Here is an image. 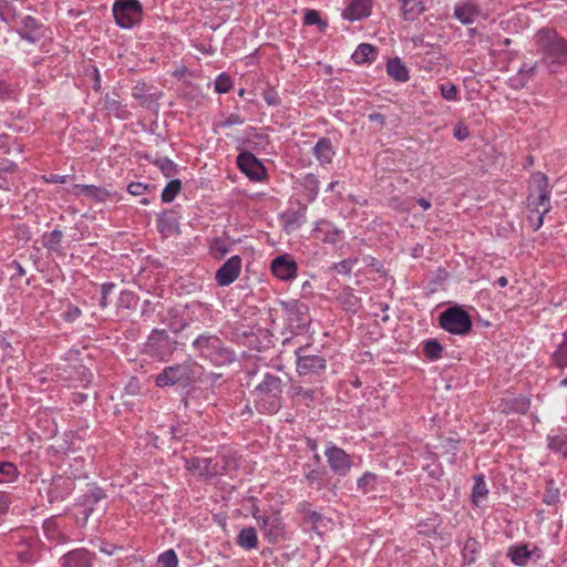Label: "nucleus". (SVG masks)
Here are the masks:
<instances>
[{"instance_id": "1", "label": "nucleus", "mask_w": 567, "mask_h": 567, "mask_svg": "<svg viewBox=\"0 0 567 567\" xmlns=\"http://www.w3.org/2000/svg\"><path fill=\"white\" fill-rule=\"evenodd\" d=\"M192 348L199 359L208 361L214 367H225L237 359L236 351L228 347L224 340L214 333L198 334L192 342Z\"/></svg>"}, {"instance_id": "2", "label": "nucleus", "mask_w": 567, "mask_h": 567, "mask_svg": "<svg viewBox=\"0 0 567 567\" xmlns=\"http://www.w3.org/2000/svg\"><path fill=\"white\" fill-rule=\"evenodd\" d=\"M534 44L544 64L551 66L567 63V42L556 30L539 29L534 35Z\"/></svg>"}, {"instance_id": "3", "label": "nucleus", "mask_w": 567, "mask_h": 567, "mask_svg": "<svg viewBox=\"0 0 567 567\" xmlns=\"http://www.w3.org/2000/svg\"><path fill=\"white\" fill-rule=\"evenodd\" d=\"M284 381L267 372L254 390L255 406L262 414H276L282 406Z\"/></svg>"}, {"instance_id": "4", "label": "nucleus", "mask_w": 567, "mask_h": 567, "mask_svg": "<svg viewBox=\"0 0 567 567\" xmlns=\"http://www.w3.org/2000/svg\"><path fill=\"white\" fill-rule=\"evenodd\" d=\"M527 196V208L532 214L534 213H549L551 186L547 175L542 172H536L532 175Z\"/></svg>"}, {"instance_id": "5", "label": "nucleus", "mask_w": 567, "mask_h": 567, "mask_svg": "<svg viewBox=\"0 0 567 567\" xmlns=\"http://www.w3.org/2000/svg\"><path fill=\"white\" fill-rule=\"evenodd\" d=\"M196 362H183L169 365L163 369L155 378V384L158 388L181 385L187 388L197 382L195 373Z\"/></svg>"}, {"instance_id": "6", "label": "nucleus", "mask_w": 567, "mask_h": 567, "mask_svg": "<svg viewBox=\"0 0 567 567\" xmlns=\"http://www.w3.org/2000/svg\"><path fill=\"white\" fill-rule=\"evenodd\" d=\"M439 323L443 330L460 336L470 333L473 328L470 313L461 306H452L441 312Z\"/></svg>"}, {"instance_id": "7", "label": "nucleus", "mask_w": 567, "mask_h": 567, "mask_svg": "<svg viewBox=\"0 0 567 567\" xmlns=\"http://www.w3.org/2000/svg\"><path fill=\"white\" fill-rule=\"evenodd\" d=\"M296 369L300 377L318 375L327 368L324 357L312 353L310 346L299 347L295 351Z\"/></svg>"}, {"instance_id": "8", "label": "nucleus", "mask_w": 567, "mask_h": 567, "mask_svg": "<svg viewBox=\"0 0 567 567\" xmlns=\"http://www.w3.org/2000/svg\"><path fill=\"white\" fill-rule=\"evenodd\" d=\"M142 4L138 0H115L113 16L118 27L130 29L141 21Z\"/></svg>"}, {"instance_id": "9", "label": "nucleus", "mask_w": 567, "mask_h": 567, "mask_svg": "<svg viewBox=\"0 0 567 567\" xmlns=\"http://www.w3.org/2000/svg\"><path fill=\"white\" fill-rule=\"evenodd\" d=\"M177 341L172 340L165 330H152L147 347L151 353L161 361H167L176 350Z\"/></svg>"}, {"instance_id": "10", "label": "nucleus", "mask_w": 567, "mask_h": 567, "mask_svg": "<svg viewBox=\"0 0 567 567\" xmlns=\"http://www.w3.org/2000/svg\"><path fill=\"white\" fill-rule=\"evenodd\" d=\"M282 311L286 313L289 322L295 324L298 329H305L309 327L311 322L309 307L307 303L296 299L281 301Z\"/></svg>"}, {"instance_id": "11", "label": "nucleus", "mask_w": 567, "mask_h": 567, "mask_svg": "<svg viewBox=\"0 0 567 567\" xmlns=\"http://www.w3.org/2000/svg\"><path fill=\"white\" fill-rule=\"evenodd\" d=\"M324 456L330 470L336 475L347 476L349 474L353 465V461L343 449L330 444L324 451Z\"/></svg>"}, {"instance_id": "12", "label": "nucleus", "mask_w": 567, "mask_h": 567, "mask_svg": "<svg viewBox=\"0 0 567 567\" xmlns=\"http://www.w3.org/2000/svg\"><path fill=\"white\" fill-rule=\"evenodd\" d=\"M237 165L239 169L251 181L260 182L265 179L267 175L264 164L248 151L239 153L237 156Z\"/></svg>"}, {"instance_id": "13", "label": "nucleus", "mask_w": 567, "mask_h": 567, "mask_svg": "<svg viewBox=\"0 0 567 567\" xmlns=\"http://www.w3.org/2000/svg\"><path fill=\"white\" fill-rule=\"evenodd\" d=\"M260 529L264 532L265 537L269 543L276 544L284 539L285 525L278 516H257L254 513Z\"/></svg>"}, {"instance_id": "14", "label": "nucleus", "mask_w": 567, "mask_h": 567, "mask_svg": "<svg viewBox=\"0 0 567 567\" xmlns=\"http://www.w3.org/2000/svg\"><path fill=\"white\" fill-rule=\"evenodd\" d=\"M240 271V256H231L218 268V270L215 274V280L217 285L220 287L229 286L239 277Z\"/></svg>"}, {"instance_id": "15", "label": "nucleus", "mask_w": 567, "mask_h": 567, "mask_svg": "<svg viewBox=\"0 0 567 567\" xmlns=\"http://www.w3.org/2000/svg\"><path fill=\"white\" fill-rule=\"evenodd\" d=\"M298 266L289 254L277 256L271 261V271L280 280L289 281L297 276Z\"/></svg>"}, {"instance_id": "16", "label": "nucleus", "mask_w": 567, "mask_h": 567, "mask_svg": "<svg viewBox=\"0 0 567 567\" xmlns=\"http://www.w3.org/2000/svg\"><path fill=\"white\" fill-rule=\"evenodd\" d=\"M506 556L514 565L523 567L527 565L532 557L539 559L542 550L537 546H533L530 549L528 544L518 543L508 547Z\"/></svg>"}, {"instance_id": "17", "label": "nucleus", "mask_w": 567, "mask_h": 567, "mask_svg": "<svg viewBox=\"0 0 567 567\" xmlns=\"http://www.w3.org/2000/svg\"><path fill=\"white\" fill-rule=\"evenodd\" d=\"M530 408V399L526 395L502 398L497 410L503 414H525Z\"/></svg>"}, {"instance_id": "18", "label": "nucleus", "mask_w": 567, "mask_h": 567, "mask_svg": "<svg viewBox=\"0 0 567 567\" xmlns=\"http://www.w3.org/2000/svg\"><path fill=\"white\" fill-rule=\"evenodd\" d=\"M95 555L85 548L66 553L62 557L61 567H92Z\"/></svg>"}, {"instance_id": "19", "label": "nucleus", "mask_w": 567, "mask_h": 567, "mask_svg": "<svg viewBox=\"0 0 567 567\" xmlns=\"http://www.w3.org/2000/svg\"><path fill=\"white\" fill-rule=\"evenodd\" d=\"M187 468L206 478L220 474L219 465L215 463L210 457H194L187 461Z\"/></svg>"}, {"instance_id": "20", "label": "nucleus", "mask_w": 567, "mask_h": 567, "mask_svg": "<svg viewBox=\"0 0 567 567\" xmlns=\"http://www.w3.org/2000/svg\"><path fill=\"white\" fill-rule=\"evenodd\" d=\"M106 498L105 492L99 486L90 487L80 498L78 505L83 507L82 515L87 519L94 512V505Z\"/></svg>"}, {"instance_id": "21", "label": "nucleus", "mask_w": 567, "mask_h": 567, "mask_svg": "<svg viewBox=\"0 0 567 567\" xmlns=\"http://www.w3.org/2000/svg\"><path fill=\"white\" fill-rule=\"evenodd\" d=\"M481 14L482 8L472 1H463L454 7V17L463 24H472Z\"/></svg>"}, {"instance_id": "22", "label": "nucleus", "mask_w": 567, "mask_h": 567, "mask_svg": "<svg viewBox=\"0 0 567 567\" xmlns=\"http://www.w3.org/2000/svg\"><path fill=\"white\" fill-rule=\"evenodd\" d=\"M336 153V146L329 137H320L312 147V154L321 166L331 164Z\"/></svg>"}, {"instance_id": "23", "label": "nucleus", "mask_w": 567, "mask_h": 567, "mask_svg": "<svg viewBox=\"0 0 567 567\" xmlns=\"http://www.w3.org/2000/svg\"><path fill=\"white\" fill-rule=\"evenodd\" d=\"M373 0H353L343 11V18L349 21L361 20L371 14Z\"/></svg>"}, {"instance_id": "24", "label": "nucleus", "mask_w": 567, "mask_h": 567, "mask_svg": "<svg viewBox=\"0 0 567 567\" xmlns=\"http://www.w3.org/2000/svg\"><path fill=\"white\" fill-rule=\"evenodd\" d=\"M41 24L31 16H25L21 18L20 28L18 29V33L21 39L35 43L40 39V30Z\"/></svg>"}, {"instance_id": "25", "label": "nucleus", "mask_w": 567, "mask_h": 567, "mask_svg": "<svg viewBox=\"0 0 567 567\" xmlns=\"http://www.w3.org/2000/svg\"><path fill=\"white\" fill-rule=\"evenodd\" d=\"M288 394L292 400H298L300 403L309 406L320 394L319 390L316 388H305L299 382H291Z\"/></svg>"}, {"instance_id": "26", "label": "nucleus", "mask_w": 567, "mask_h": 567, "mask_svg": "<svg viewBox=\"0 0 567 567\" xmlns=\"http://www.w3.org/2000/svg\"><path fill=\"white\" fill-rule=\"evenodd\" d=\"M303 475L308 485L316 487L320 491L328 485V473L324 468L312 467L311 464L303 465Z\"/></svg>"}, {"instance_id": "27", "label": "nucleus", "mask_w": 567, "mask_h": 567, "mask_svg": "<svg viewBox=\"0 0 567 567\" xmlns=\"http://www.w3.org/2000/svg\"><path fill=\"white\" fill-rule=\"evenodd\" d=\"M74 189L75 195H83L97 203H103L111 196V193L106 188L94 185L78 184L74 186Z\"/></svg>"}, {"instance_id": "28", "label": "nucleus", "mask_w": 567, "mask_h": 567, "mask_svg": "<svg viewBox=\"0 0 567 567\" xmlns=\"http://www.w3.org/2000/svg\"><path fill=\"white\" fill-rule=\"evenodd\" d=\"M386 73L396 82L404 83L410 80L409 70L399 58H392L388 60Z\"/></svg>"}, {"instance_id": "29", "label": "nucleus", "mask_w": 567, "mask_h": 567, "mask_svg": "<svg viewBox=\"0 0 567 567\" xmlns=\"http://www.w3.org/2000/svg\"><path fill=\"white\" fill-rule=\"evenodd\" d=\"M156 227L157 230L165 236L171 235L174 231H177L178 221L174 212L166 210L158 215L156 219Z\"/></svg>"}, {"instance_id": "30", "label": "nucleus", "mask_w": 567, "mask_h": 567, "mask_svg": "<svg viewBox=\"0 0 567 567\" xmlns=\"http://www.w3.org/2000/svg\"><path fill=\"white\" fill-rule=\"evenodd\" d=\"M236 544L245 550L257 548L258 536L256 528L251 526L243 528L237 535Z\"/></svg>"}, {"instance_id": "31", "label": "nucleus", "mask_w": 567, "mask_h": 567, "mask_svg": "<svg viewBox=\"0 0 567 567\" xmlns=\"http://www.w3.org/2000/svg\"><path fill=\"white\" fill-rule=\"evenodd\" d=\"M378 50L370 43H361L352 54V60L357 64L373 62L377 59Z\"/></svg>"}, {"instance_id": "32", "label": "nucleus", "mask_w": 567, "mask_h": 567, "mask_svg": "<svg viewBox=\"0 0 567 567\" xmlns=\"http://www.w3.org/2000/svg\"><path fill=\"white\" fill-rule=\"evenodd\" d=\"M401 2V11L404 20L413 21L415 20L423 11L424 6L422 0H399Z\"/></svg>"}, {"instance_id": "33", "label": "nucleus", "mask_w": 567, "mask_h": 567, "mask_svg": "<svg viewBox=\"0 0 567 567\" xmlns=\"http://www.w3.org/2000/svg\"><path fill=\"white\" fill-rule=\"evenodd\" d=\"M63 239L62 230L55 228L51 233H45L43 235L42 246L49 251H54L56 254H62L61 243Z\"/></svg>"}, {"instance_id": "34", "label": "nucleus", "mask_w": 567, "mask_h": 567, "mask_svg": "<svg viewBox=\"0 0 567 567\" xmlns=\"http://www.w3.org/2000/svg\"><path fill=\"white\" fill-rule=\"evenodd\" d=\"M145 158L157 166L166 177H172L177 173V165L166 156H157L152 159L150 155H145Z\"/></svg>"}, {"instance_id": "35", "label": "nucleus", "mask_w": 567, "mask_h": 567, "mask_svg": "<svg viewBox=\"0 0 567 567\" xmlns=\"http://www.w3.org/2000/svg\"><path fill=\"white\" fill-rule=\"evenodd\" d=\"M543 502L548 506H556L560 503V491L554 478L546 480Z\"/></svg>"}, {"instance_id": "36", "label": "nucleus", "mask_w": 567, "mask_h": 567, "mask_svg": "<svg viewBox=\"0 0 567 567\" xmlns=\"http://www.w3.org/2000/svg\"><path fill=\"white\" fill-rule=\"evenodd\" d=\"M488 495V488L485 483L483 474L474 476V486L472 488V501L475 505H478Z\"/></svg>"}, {"instance_id": "37", "label": "nucleus", "mask_w": 567, "mask_h": 567, "mask_svg": "<svg viewBox=\"0 0 567 567\" xmlns=\"http://www.w3.org/2000/svg\"><path fill=\"white\" fill-rule=\"evenodd\" d=\"M319 178L312 173H308L302 178L301 185L307 190V199L313 202L319 194Z\"/></svg>"}, {"instance_id": "38", "label": "nucleus", "mask_w": 567, "mask_h": 567, "mask_svg": "<svg viewBox=\"0 0 567 567\" xmlns=\"http://www.w3.org/2000/svg\"><path fill=\"white\" fill-rule=\"evenodd\" d=\"M306 223V208L290 212L285 218L286 230H296Z\"/></svg>"}, {"instance_id": "39", "label": "nucleus", "mask_w": 567, "mask_h": 567, "mask_svg": "<svg viewBox=\"0 0 567 567\" xmlns=\"http://www.w3.org/2000/svg\"><path fill=\"white\" fill-rule=\"evenodd\" d=\"M19 474V470L14 463L0 461V483L14 482Z\"/></svg>"}, {"instance_id": "40", "label": "nucleus", "mask_w": 567, "mask_h": 567, "mask_svg": "<svg viewBox=\"0 0 567 567\" xmlns=\"http://www.w3.org/2000/svg\"><path fill=\"white\" fill-rule=\"evenodd\" d=\"M182 189V182L177 178H174L167 183L165 188L162 192V202L164 203H172L177 194Z\"/></svg>"}, {"instance_id": "41", "label": "nucleus", "mask_w": 567, "mask_h": 567, "mask_svg": "<svg viewBox=\"0 0 567 567\" xmlns=\"http://www.w3.org/2000/svg\"><path fill=\"white\" fill-rule=\"evenodd\" d=\"M423 352L427 359L434 361L442 357L443 347L436 339H429L424 342Z\"/></svg>"}, {"instance_id": "42", "label": "nucleus", "mask_w": 567, "mask_h": 567, "mask_svg": "<svg viewBox=\"0 0 567 567\" xmlns=\"http://www.w3.org/2000/svg\"><path fill=\"white\" fill-rule=\"evenodd\" d=\"M378 475L372 472H365L357 482V486L363 494H368L375 489Z\"/></svg>"}, {"instance_id": "43", "label": "nucleus", "mask_w": 567, "mask_h": 567, "mask_svg": "<svg viewBox=\"0 0 567 567\" xmlns=\"http://www.w3.org/2000/svg\"><path fill=\"white\" fill-rule=\"evenodd\" d=\"M480 544L475 538H467L463 548V558L466 564H473L476 560V554L478 553Z\"/></svg>"}, {"instance_id": "44", "label": "nucleus", "mask_w": 567, "mask_h": 567, "mask_svg": "<svg viewBox=\"0 0 567 567\" xmlns=\"http://www.w3.org/2000/svg\"><path fill=\"white\" fill-rule=\"evenodd\" d=\"M548 447L567 458V437L565 435H553L548 437Z\"/></svg>"}, {"instance_id": "45", "label": "nucleus", "mask_w": 567, "mask_h": 567, "mask_svg": "<svg viewBox=\"0 0 567 567\" xmlns=\"http://www.w3.org/2000/svg\"><path fill=\"white\" fill-rule=\"evenodd\" d=\"M229 251L228 245L221 238H214L209 245V254L214 259L224 258Z\"/></svg>"}, {"instance_id": "46", "label": "nucleus", "mask_w": 567, "mask_h": 567, "mask_svg": "<svg viewBox=\"0 0 567 567\" xmlns=\"http://www.w3.org/2000/svg\"><path fill=\"white\" fill-rule=\"evenodd\" d=\"M298 511L303 515L305 520L312 524L313 526H316L322 519V516L318 512L313 511L311 508V504L308 502L301 503L298 507Z\"/></svg>"}, {"instance_id": "47", "label": "nucleus", "mask_w": 567, "mask_h": 567, "mask_svg": "<svg viewBox=\"0 0 567 567\" xmlns=\"http://www.w3.org/2000/svg\"><path fill=\"white\" fill-rule=\"evenodd\" d=\"M539 62L534 63H523L518 70V79L520 81V85H525V83L533 79L536 75Z\"/></svg>"}, {"instance_id": "48", "label": "nucleus", "mask_w": 567, "mask_h": 567, "mask_svg": "<svg viewBox=\"0 0 567 567\" xmlns=\"http://www.w3.org/2000/svg\"><path fill=\"white\" fill-rule=\"evenodd\" d=\"M303 24L305 25H318L320 31H323L328 27V23L326 21H323L320 18L318 11H316L313 9H309L306 11L305 17H303Z\"/></svg>"}, {"instance_id": "49", "label": "nucleus", "mask_w": 567, "mask_h": 567, "mask_svg": "<svg viewBox=\"0 0 567 567\" xmlns=\"http://www.w3.org/2000/svg\"><path fill=\"white\" fill-rule=\"evenodd\" d=\"M440 92L444 100L446 101H458V89L452 82H444L440 85Z\"/></svg>"}, {"instance_id": "50", "label": "nucleus", "mask_w": 567, "mask_h": 567, "mask_svg": "<svg viewBox=\"0 0 567 567\" xmlns=\"http://www.w3.org/2000/svg\"><path fill=\"white\" fill-rule=\"evenodd\" d=\"M138 303V297L133 291H122L118 298V306L125 309H134Z\"/></svg>"}, {"instance_id": "51", "label": "nucleus", "mask_w": 567, "mask_h": 567, "mask_svg": "<svg viewBox=\"0 0 567 567\" xmlns=\"http://www.w3.org/2000/svg\"><path fill=\"white\" fill-rule=\"evenodd\" d=\"M233 87V81L229 75L226 73H221L217 76L215 81V91L217 93L224 94L228 93Z\"/></svg>"}, {"instance_id": "52", "label": "nucleus", "mask_w": 567, "mask_h": 567, "mask_svg": "<svg viewBox=\"0 0 567 567\" xmlns=\"http://www.w3.org/2000/svg\"><path fill=\"white\" fill-rule=\"evenodd\" d=\"M178 558L173 549H168L159 555L158 565L159 567H177Z\"/></svg>"}, {"instance_id": "53", "label": "nucleus", "mask_w": 567, "mask_h": 567, "mask_svg": "<svg viewBox=\"0 0 567 567\" xmlns=\"http://www.w3.org/2000/svg\"><path fill=\"white\" fill-rule=\"evenodd\" d=\"M358 262V258L343 259L333 265V269L341 275L349 276L352 271L353 266Z\"/></svg>"}, {"instance_id": "54", "label": "nucleus", "mask_w": 567, "mask_h": 567, "mask_svg": "<svg viewBox=\"0 0 567 567\" xmlns=\"http://www.w3.org/2000/svg\"><path fill=\"white\" fill-rule=\"evenodd\" d=\"M322 225L327 226L323 241L336 244L340 239L341 230L328 221H322Z\"/></svg>"}, {"instance_id": "55", "label": "nucleus", "mask_w": 567, "mask_h": 567, "mask_svg": "<svg viewBox=\"0 0 567 567\" xmlns=\"http://www.w3.org/2000/svg\"><path fill=\"white\" fill-rule=\"evenodd\" d=\"M262 97L269 106H277L280 104V97L277 91L272 87H268L262 92Z\"/></svg>"}, {"instance_id": "56", "label": "nucleus", "mask_w": 567, "mask_h": 567, "mask_svg": "<svg viewBox=\"0 0 567 567\" xmlns=\"http://www.w3.org/2000/svg\"><path fill=\"white\" fill-rule=\"evenodd\" d=\"M343 303L347 306L348 310L353 312L357 311L360 299L353 295L352 292H346L342 297Z\"/></svg>"}, {"instance_id": "57", "label": "nucleus", "mask_w": 567, "mask_h": 567, "mask_svg": "<svg viewBox=\"0 0 567 567\" xmlns=\"http://www.w3.org/2000/svg\"><path fill=\"white\" fill-rule=\"evenodd\" d=\"M80 316L81 310L73 305H69L66 310L62 313L63 319L68 322H74L80 318Z\"/></svg>"}, {"instance_id": "58", "label": "nucleus", "mask_w": 567, "mask_h": 567, "mask_svg": "<svg viewBox=\"0 0 567 567\" xmlns=\"http://www.w3.org/2000/svg\"><path fill=\"white\" fill-rule=\"evenodd\" d=\"M115 288V284L113 282H105L101 286V299H100V306L102 308H105L107 306V297Z\"/></svg>"}, {"instance_id": "59", "label": "nucleus", "mask_w": 567, "mask_h": 567, "mask_svg": "<svg viewBox=\"0 0 567 567\" xmlns=\"http://www.w3.org/2000/svg\"><path fill=\"white\" fill-rule=\"evenodd\" d=\"M148 188L147 184H143L140 182H133L127 185V192L133 196L143 195Z\"/></svg>"}, {"instance_id": "60", "label": "nucleus", "mask_w": 567, "mask_h": 567, "mask_svg": "<svg viewBox=\"0 0 567 567\" xmlns=\"http://www.w3.org/2000/svg\"><path fill=\"white\" fill-rule=\"evenodd\" d=\"M453 134L457 141H465L470 136V130L465 124L458 123L454 127Z\"/></svg>"}, {"instance_id": "61", "label": "nucleus", "mask_w": 567, "mask_h": 567, "mask_svg": "<svg viewBox=\"0 0 567 567\" xmlns=\"http://www.w3.org/2000/svg\"><path fill=\"white\" fill-rule=\"evenodd\" d=\"M244 124V118L237 114V113H231L230 115H228L226 117L225 121H223L220 123V126L221 127H229V126H233V125H241Z\"/></svg>"}, {"instance_id": "62", "label": "nucleus", "mask_w": 567, "mask_h": 567, "mask_svg": "<svg viewBox=\"0 0 567 567\" xmlns=\"http://www.w3.org/2000/svg\"><path fill=\"white\" fill-rule=\"evenodd\" d=\"M546 214H543L542 212L540 213H534L532 215L528 216V220L532 225V227L537 230L542 227L543 223H544V216Z\"/></svg>"}, {"instance_id": "63", "label": "nucleus", "mask_w": 567, "mask_h": 567, "mask_svg": "<svg viewBox=\"0 0 567 567\" xmlns=\"http://www.w3.org/2000/svg\"><path fill=\"white\" fill-rule=\"evenodd\" d=\"M10 504V495L0 491V516L8 513Z\"/></svg>"}, {"instance_id": "64", "label": "nucleus", "mask_w": 567, "mask_h": 567, "mask_svg": "<svg viewBox=\"0 0 567 567\" xmlns=\"http://www.w3.org/2000/svg\"><path fill=\"white\" fill-rule=\"evenodd\" d=\"M18 168L17 164L12 161L2 159L0 161V178H2V173H13Z\"/></svg>"}]
</instances>
